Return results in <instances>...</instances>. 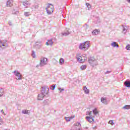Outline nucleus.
Masks as SVG:
<instances>
[{
  "instance_id": "obj_1",
  "label": "nucleus",
  "mask_w": 130,
  "mask_h": 130,
  "mask_svg": "<svg viewBox=\"0 0 130 130\" xmlns=\"http://www.w3.org/2000/svg\"><path fill=\"white\" fill-rule=\"evenodd\" d=\"M90 47V42L87 41L84 42L83 43H80L79 46V49H88Z\"/></svg>"
},
{
  "instance_id": "obj_2",
  "label": "nucleus",
  "mask_w": 130,
  "mask_h": 130,
  "mask_svg": "<svg viewBox=\"0 0 130 130\" xmlns=\"http://www.w3.org/2000/svg\"><path fill=\"white\" fill-rule=\"evenodd\" d=\"M88 62L93 68L96 67V66H98V62H97V60L95 59L94 57H90L88 59Z\"/></svg>"
},
{
  "instance_id": "obj_3",
  "label": "nucleus",
  "mask_w": 130,
  "mask_h": 130,
  "mask_svg": "<svg viewBox=\"0 0 130 130\" xmlns=\"http://www.w3.org/2000/svg\"><path fill=\"white\" fill-rule=\"evenodd\" d=\"M46 11L48 15H51L53 13V5L49 3L47 8H46Z\"/></svg>"
},
{
  "instance_id": "obj_4",
  "label": "nucleus",
  "mask_w": 130,
  "mask_h": 130,
  "mask_svg": "<svg viewBox=\"0 0 130 130\" xmlns=\"http://www.w3.org/2000/svg\"><path fill=\"white\" fill-rule=\"evenodd\" d=\"M13 74H14L15 77H16V79L20 81V80H22V75H21V74H20V72L18 71H15L13 72Z\"/></svg>"
},
{
  "instance_id": "obj_5",
  "label": "nucleus",
  "mask_w": 130,
  "mask_h": 130,
  "mask_svg": "<svg viewBox=\"0 0 130 130\" xmlns=\"http://www.w3.org/2000/svg\"><path fill=\"white\" fill-rule=\"evenodd\" d=\"M48 91H49V87L47 86H44L42 87L41 92H44V94L47 95L48 94Z\"/></svg>"
},
{
  "instance_id": "obj_6",
  "label": "nucleus",
  "mask_w": 130,
  "mask_h": 130,
  "mask_svg": "<svg viewBox=\"0 0 130 130\" xmlns=\"http://www.w3.org/2000/svg\"><path fill=\"white\" fill-rule=\"evenodd\" d=\"M47 60L48 59L46 58L41 59L40 63V67H44V66H46V64H47Z\"/></svg>"
},
{
  "instance_id": "obj_7",
  "label": "nucleus",
  "mask_w": 130,
  "mask_h": 130,
  "mask_svg": "<svg viewBox=\"0 0 130 130\" xmlns=\"http://www.w3.org/2000/svg\"><path fill=\"white\" fill-rule=\"evenodd\" d=\"M34 47L36 49H40V48H43L41 42H36L35 45L34 46Z\"/></svg>"
},
{
  "instance_id": "obj_8",
  "label": "nucleus",
  "mask_w": 130,
  "mask_h": 130,
  "mask_svg": "<svg viewBox=\"0 0 130 130\" xmlns=\"http://www.w3.org/2000/svg\"><path fill=\"white\" fill-rule=\"evenodd\" d=\"M43 93H44V92H43V91L41 92V93L39 94H38V99L39 100H43V98H44V97H45V96H46V94H45Z\"/></svg>"
},
{
  "instance_id": "obj_9",
  "label": "nucleus",
  "mask_w": 130,
  "mask_h": 130,
  "mask_svg": "<svg viewBox=\"0 0 130 130\" xmlns=\"http://www.w3.org/2000/svg\"><path fill=\"white\" fill-rule=\"evenodd\" d=\"M86 119L88 122H90V123H93L94 122V118H93V116H86Z\"/></svg>"
},
{
  "instance_id": "obj_10",
  "label": "nucleus",
  "mask_w": 130,
  "mask_h": 130,
  "mask_svg": "<svg viewBox=\"0 0 130 130\" xmlns=\"http://www.w3.org/2000/svg\"><path fill=\"white\" fill-rule=\"evenodd\" d=\"M76 59L78 62L82 63V62H81L82 60L81 55V54H77L76 55Z\"/></svg>"
},
{
  "instance_id": "obj_11",
  "label": "nucleus",
  "mask_w": 130,
  "mask_h": 130,
  "mask_svg": "<svg viewBox=\"0 0 130 130\" xmlns=\"http://www.w3.org/2000/svg\"><path fill=\"white\" fill-rule=\"evenodd\" d=\"M13 0H9L7 2V7H12L13 5Z\"/></svg>"
},
{
  "instance_id": "obj_12",
  "label": "nucleus",
  "mask_w": 130,
  "mask_h": 130,
  "mask_svg": "<svg viewBox=\"0 0 130 130\" xmlns=\"http://www.w3.org/2000/svg\"><path fill=\"white\" fill-rule=\"evenodd\" d=\"M124 85L125 87L127 88H130V81H126L124 82Z\"/></svg>"
},
{
  "instance_id": "obj_13",
  "label": "nucleus",
  "mask_w": 130,
  "mask_h": 130,
  "mask_svg": "<svg viewBox=\"0 0 130 130\" xmlns=\"http://www.w3.org/2000/svg\"><path fill=\"white\" fill-rule=\"evenodd\" d=\"M53 42H52V40L50 39L48 40L47 42L46 43V45H52Z\"/></svg>"
},
{
  "instance_id": "obj_14",
  "label": "nucleus",
  "mask_w": 130,
  "mask_h": 130,
  "mask_svg": "<svg viewBox=\"0 0 130 130\" xmlns=\"http://www.w3.org/2000/svg\"><path fill=\"white\" fill-rule=\"evenodd\" d=\"M68 35H70V32L67 30V31H64L63 32H61V36H68Z\"/></svg>"
},
{
  "instance_id": "obj_15",
  "label": "nucleus",
  "mask_w": 130,
  "mask_h": 130,
  "mask_svg": "<svg viewBox=\"0 0 130 130\" xmlns=\"http://www.w3.org/2000/svg\"><path fill=\"white\" fill-rule=\"evenodd\" d=\"M101 102L104 103V104H107V100H106V98L103 97L101 98Z\"/></svg>"
},
{
  "instance_id": "obj_16",
  "label": "nucleus",
  "mask_w": 130,
  "mask_h": 130,
  "mask_svg": "<svg viewBox=\"0 0 130 130\" xmlns=\"http://www.w3.org/2000/svg\"><path fill=\"white\" fill-rule=\"evenodd\" d=\"M111 46H112V47H117V48H118V44L115 42H113L111 43Z\"/></svg>"
},
{
  "instance_id": "obj_17",
  "label": "nucleus",
  "mask_w": 130,
  "mask_h": 130,
  "mask_svg": "<svg viewBox=\"0 0 130 130\" xmlns=\"http://www.w3.org/2000/svg\"><path fill=\"white\" fill-rule=\"evenodd\" d=\"M22 4L24 7H29L30 6V3L28 1H25L24 2H23Z\"/></svg>"
},
{
  "instance_id": "obj_18",
  "label": "nucleus",
  "mask_w": 130,
  "mask_h": 130,
  "mask_svg": "<svg viewBox=\"0 0 130 130\" xmlns=\"http://www.w3.org/2000/svg\"><path fill=\"white\" fill-rule=\"evenodd\" d=\"M85 60H87V57L86 56H82L81 55V62H85Z\"/></svg>"
},
{
  "instance_id": "obj_19",
  "label": "nucleus",
  "mask_w": 130,
  "mask_h": 130,
  "mask_svg": "<svg viewBox=\"0 0 130 130\" xmlns=\"http://www.w3.org/2000/svg\"><path fill=\"white\" fill-rule=\"evenodd\" d=\"M123 27V34H125L126 32H127V27L126 26H124V25H122Z\"/></svg>"
},
{
  "instance_id": "obj_20",
  "label": "nucleus",
  "mask_w": 130,
  "mask_h": 130,
  "mask_svg": "<svg viewBox=\"0 0 130 130\" xmlns=\"http://www.w3.org/2000/svg\"><path fill=\"white\" fill-rule=\"evenodd\" d=\"M29 113H30V111L29 110H23L22 111V114H29Z\"/></svg>"
},
{
  "instance_id": "obj_21",
  "label": "nucleus",
  "mask_w": 130,
  "mask_h": 130,
  "mask_svg": "<svg viewBox=\"0 0 130 130\" xmlns=\"http://www.w3.org/2000/svg\"><path fill=\"white\" fill-rule=\"evenodd\" d=\"M83 90L85 93V94H89V89H88V88H87V87L86 86L84 87Z\"/></svg>"
},
{
  "instance_id": "obj_22",
  "label": "nucleus",
  "mask_w": 130,
  "mask_h": 130,
  "mask_svg": "<svg viewBox=\"0 0 130 130\" xmlns=\"http://www.w3.org/2000/svg\"><path fill=\"white\" fill-rule=\"evenodd\" d=\"M80 69L82 71H84V70H86L87 69L86 65H82L81 66Z\"/></svg>"
},
{
  "instance_id": "obj_23",
  "label": "nucleus",
  "mask_w": 130,
  "mask_h": 130,
  "mask_svg": "<svg viewBox=\"0 0 130 130\" xmlns=\"http://www.w3.org/2000/svg\"><path fill=\"white\" fill-rule=\"evenodd\" d=\"M31 56L33 58H36V54L35 51H32Z\"/></svg>"
},
{
  "instance_id": "obj_24",
  "label": "nucleus",
  "mask_w": 130,
  "mask_h": 130,
  "mask_svg": "<svg viewBox=\"0 0 130 130\" xmlns=\"http://www.w3.org/2000/svg\"><path fill=\"white\" fill-rule=\"evenodd\" d=\"M86 6L87 7L88 10H91V9H92V6L90 4L86 3Z\"/></svg>"
},
{
  "instance_id": "obj_25",
  "label": "nucleus",
  "mask_w": 130,
  "mask_h": 130,
  "mask_svg": "<svg viewBox=\"0 0 130 130\" xmlns=\"http://www.w3.org/2000/svg\"><path fill=\"white\" fill-rule=\"evenodd\" d=\"M56 86V85L55 84H53L50 87V89H51V90H52V91H54Z\"/></svg>"
},
{
  "instance_id": "obj_26",
  "label": "nucleus",
  "mask_w": 130,
  "mask_h": 130,
  "mask_svg": "<svg viewBox=\"0 0 130 130\" xmlns=\"http://www.w3.org/2000/svg\"><path fill=\"white\" fill-rule=\"evenodd\" d=\"M4 91L3 88L0 89V97H2L4 95Z\"/></svg>"
},
{
  "instance_id": "obj_27",
  "label": "nucleus",
  "mask_w": 130,
  "mask_h": 130,
  "mask_svg": "<svg viewBox=\"0 0 130 130\" xmlns=\"http://www.w3.org/2000/svg\"><path fill=\"white\" fill-rule=\"evenodd\" d=\"M98 30L97 29H95L92 32V34L93 35H97L98 34Z\"/></svg>"
},
{
  "instance_id": "obj_28",
  "label": "nucleus",
  "mask_w": 130,
  "mask_h": 130,
  "mask_svg": "<svg viewBox=\"0 0 130 130\" xmlns=\"http://www.w3.org/2000/svg\"><path fill=\"white\" fill-rule=\"evenodd\" d=\"M92 112L93 113L94 115H96V114H98V111H97V109L93 110Z\"/></svg>"
},
{
  "instance_id": "obj_29",
  "label": "nucleus",
  "mask_w": 130,
  "mask_h": 130,
  "mask_svg": "<svg viewBox=\"0 0 130 130\" xmlns=\"http://www.w3.org/2000/svg\"><path fill=\"white\" fill-rule=\"evenodd\" d=\"M64 63V60L63 59V58H60L59 60L60 64H62Z\"/></svg>"
},
{
  "instance_id": "obj_30",
  "label": "nucleus",
  "mask_w": 130,
  "mask_h": 130,
  "mask_svg": "<svg viewBox=\"0 0 130 130\" xmlns=\"http://www.w3.org/2000/svg\"><path fill=\"white\" fill-rule=\"evenodd\" d=\"M123 109H130V105H125L123 107Z\"/></svg>"
},
{
  "instance_id": "obj_31",
  "label": "nucleus",
  "mask_w": 130,
  "mask_h": 130,
  "mask_svg": "<svg viewBox=\"0 0 130 130\" xmlns=\"http://www.w3.org/2000/svg\"><path fill=\"white\" fill-rule=\"evenodd\" d=\"M7 45V46H8V45H7V44L5 43V44H3V42H2V41H0V47H2V46H6Z\"/></svg>"
},
{
  "instance_id": "obj_32",
  "label": "nucleus",
  "mask_w": 130,
  "mask_h": 130,
  "mask_svg": "<svg viewBox=\"0 0 130 130\" xmlns=\"http://www.w3.org/2000/svg\"><path fill=\"white\" fill-rule=\"evenodd\" d=\"M32 7L34 8V9H35L36 10H37V9L39 8V6H38V5H35L32 6Z\"/></svg>"
},
{
  "instance_id": "obj_33",
  "label": "nucleus",
  "mask_w": 130,
  "mask_h": 130,
  "mask_svg": "<svg viewBox=\"0 0 130 130\" xmlns=\"http://www.w3.org/2000/svg\"><path fill=\"white\" fill-rule=\"evenodd\" d=\"M58 89L59 91V93H61L62 92V91H64V89L61 88L60 87L58 88Z\"/></svg>"
},
{
  "instance_id": "obj_34",
  "label": "nucleus",
  "mask_w": 130,
  "mask_h": 130,
  "mask_svg": "<svg viewBox=\"0 0 130 130\" xmlns=\"http://www.w3.org/2000/svg\"><path fill=\"white\" fill-rule=\"evenodd\" d=\"M91 114H92V112H89V111L86 112V115H89L90 116H91Z\"/></svg>"
},
{
  "instance_id": "obj_35",
  "label": "nucleus",
  "mask_w": 130,
  "mask_h": 130,
  "mask_svg": "<svg viewBox=\"0 0 130 130\" xmlns=\"http://www.w3.org/2000/svg\"><path fill=\"white\" fill-rule=\"evenodd\" d=\"M75 126H79V125L81 126V123L80 122H77L74 124Z\"/></svg>"
},
{
  "instance_id": "obj_36",
  "label": "nucleus",
  "mask_w": 130,
  "mask_h": 130,
  "mask_svg": "<svg viewBox=\"0 0 130 130\" xmlns=\"http://www.w3.org/2000/svg\"><path fill=\"white\" fill-rule=\"evenodd\" d=\"M30 15L29 12H25L24 13V15L25 17H29V15Z\"/></svg>"
},
{
  "instance_id": "obj_37",
  "label": "nucleus",
  "mask_w": 130,
  "mask_h": 130,
  "mask_svg": "<svg viewBox=\"0 0 130 130\" xmlns=\"http://www.w3.org/2000/svg\"><path fill=\"white\" fill-rule=\"evenodd\" d=\"M109 123H110L112 125H113V124H114V123H113V120H110L109 121Z\"/></svg>"
},
{
  "instance_id": "obj_38",
  "label": "nucleus",
  "mask_w": 130,
  "mask_h": 130,
  "mask_svg": "<svg viewBox=\"0 0 130 130\" xmlns=\"http://www.w3.org/2000/svg\"><path fill=\"white\" fill-rule=\"evenodd\" d=\"M12 13L13 14H14L15 15H16L17 13H19V11H15V10H13L12 11Z\"/></svg>"
},
{
  "instance_id": "obj_39",
  "label": "nucleus",
  "mask_w": 130,
  "mask_h": 130,
  "mask_svg": "<svg viewBox=\"0 0 130 130\" xmlns=\"http://www.w3.org/2000/svg\"><path fill=\"white\" fill-rule=\"evenodd\" d=\"M125 49H130V45L129 44H128L127 46H126Z\"/></svg>"
},
{
  "instance_id": "obj_40",
  "label": "nucleus",
  "mask_w": 130,
  "mask_h": 130,
  "mask_svg": "<svg viewBox=\"0 0 130 130\" xmlns=\"http://www.w3.org/2000/svg\"><path fill=\"white\" fill-rule=\"evenodd\" d=\"M65 119L67 120V121H70V120H71V118H70V117H65Z\"/></svg>"
},
{
  "instance_id": "obj_41",
  "label": "nucleus",
  "mask_w": 130,
  "mask_h": 130,
  "mask_svg": "<svg viewBox=\"0 0 130 130\" xmlns=\"http://www.w3.org/2000/svg\"><path fill=\"white\" fill-rule=\"evenodd\" d=\"M111 73V71H107L105 73V75H108V74H110Z\"/></svg>"
},
{
  "instance_id": "obj_42",
  "label": "nucleus",
  "mask_w": 130,
  "mask_h": 130,
  "mask_svg": "<svg viewBox=\"0 0 130 130\" xmlns=\"http://www.w3.org/2000/svg\"><path fill=\"white\" fill-rule=\"evenodd\" d=\"M8 24H9V26H13V24L10 21H9Z\"/></svg>"
},
{
  "instance_id": "obj_43",
  "label": "nucleus",
  "mask_w": 130,
  "mask_h": 130,
  "mask_svg": "<svg viewBox=\"0 0 130 130\" xmlns=\"http://www.w3.org/2000/svg\"><path fill=\"white\" fill-rule=\"evenodd\" d=\"M1 112V113H2V114H5V112H4V110H2Z\"/></svg>"
},
{
  "instance_id": "obj_44",
  "label": "nucleus",
  "mask_w": 130,
  "mask_h": 130,
  "mask_svg": "<svg viewBox=\"0 0 130 130\" xmlns=\"http://www.w3.org/2000/svg\"><path fill=\"white\" fill-rule=\"evenodd\" d=\"M53 61H54V62H57V61H56V60L55 59H54L53 60Z\"/></svg>"
},
{
  "instance_id": "obj_45",
  "label": "nucleus",
  "mask_w": 130,
  "mask_h": 130,
  "mask_svg": "<svg viewBox=\"0 0 130 130\" xmlns=\"http://www.w3.org/2000/svg\"><path fill=\"white\" fill-rule=\"evenodd\" d=\"M44 103H47V100L44 101Z\"/></svg>"
},
{
  "instance_id": "obj_46",
  "label": "nucleus",
  "mask_w": 130,
  "mask_h": 130,
  "mask_svg": "<svg viewBox=\"0 0 130 130\" xmlns=\"http://www.w3.org/2000/svg\"><path fill=\"white\" fill-rule=\"evenodd\" d=\"M2 124H3V122L0 121V125H2Z\"/></svg>"
},
{
  "instance_id": "obj_47",
  "label": "nucleus",
  "mask_w": 130,
  "mask_h": 130,
  "mask_svg": "<svg viewBox=\"0 0 130 130\" xmlns=\"http://www.w3.org/2000/svg\"><path fill=\"white\" fill-rule=\"evenodd\" d=\"M38 67H39V65L38 64L36 66V68H38Z\"/></svg>"
},
{
  "instance_id": "obj_48",
  "label": "nucleus",
  "mask_w": 130,
  "mask_h": 130,
  "mask_svg": "<svg viewBox=\"0 0 130 130\" xmlns=\"http://www.w3.org/2000/svg\"><path fill=\"white\" fill-rule=\"evenodd\" d=\"M50 8H51V7H50H50H49V10H50Z\"/></svg>"
},
{
  "instance_id": "obj_49",
  "label": "nucleus",
  "mask_w": 130,
  "mask_h": 130,
  "mask_svg": "<svg viewBox=\"0 0 130 130\" xmlns=\"http://www.w3.org/2000/svg\"><path fill=\"white\" fill-rule=\"evenodd\" d=\"M71 118H74V117H71Z\"/></svg>"
},
{
  "instance_id": "obj_50",
  "label": "nucleus",
  "mask_w": 130,
  "mask_h": 130,
  "mask_svg": "<svg viewBox=\"0 0 130 130\" xmlns=\"http://www.w3.org/2000/svg\"><path fill=\"white\" fill-rule=\"evenodd\" d=\"M78 129H79V130H80V128H79Z\"/></svg>"
}]
</instances>
